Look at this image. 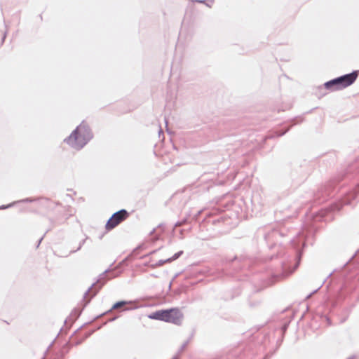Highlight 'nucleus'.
I'll return each mask as SVG.
<instances>
[{"instance_id": "obj_6", "label": "nucleus", "mask_w": 359, "mask_h": 359, "mask_svg": "<svg viewBox=\"0 0 359 359\" xmlns=\"http://www.w3.org/2000/svg\"><path fill=\"white\" fill-rule=\"evenodd\" d=\"M126 302H116L112 307L113 309H119V308H121L122 306H123L125 304H126Z\"/></svg>"}, {"instance_id": "obj_5", "label": "nucleus", "mask_w": 359, "mask_h": 359, "mask_svg": "<svg viewBox=\"0 0 359 359\" xmlns=\"http://www.w3.org/2000/svg\"><path fill=\"white\" fill-rule=\"evenodd\" d=\"M57 205L58 203L50 199L46 198L39 201L36 204V208L38 212L46 214L53 210Z\"/></svg>"}, {"instance_id": "obj_7", "label": "nucleus", "mask_w": 359, "mask_h": 359, "mask_svg": "<svg viewBox=\"0 0 359 359\" xmlns=\"http://www.w3.org/2000/svg\"><path fill=\"white\" fill-rule=\"evenodd\" d=\"M182 253V251H181V252H178V253L175 254V255L173 256V257H172L170 260H175V259H176L177 258H178V257H179V256H180Z\"/></svg>"}, {"instance_id": "obj_1", "label": "nucleus", "mask_w": 359, "mask_h": 359, "mask_svg": "<svg viewBox=\"0 0 359 359\" xmlns=\"http://www.w3.org/2000/svg\"><path fill=\"white\" fill-rule=\"evenodd\" d=\"M91 137L89 128L85 124H81L65 140V142L75 149H80L86 144Z\"/></svg>"}, {"instance_id": "obj_3", "label": "nucleus", "mask_w": 359, "mask_h": 359, "mask_svg": "<svg viewBox=\"0 0 359 359\" xmlns=\"http://www.w3.org/2000/svg\"><path fill=\"white\" fill-rule=\"evenodd\" d=\"M358 76V72L354 71L334 79L330 80L324 84L326 89L330 91L342 90L352 85Z\"/></svg>"}, {"instance_id": "obj_4", "label": "nucleus", "mask_w": 359, "mask_h": 359, "mask_svg": "<svg viewBox=\"0 0 359 359\" xmlns=\"http://www.w3.org/2000/svg\"><path fill=\"white\" fill-rule=\"evenodd\" d=\"M128 217L129 213L126 210H121L115 212L107 221L105 225L106 230L108 231L112 230Z\"/></svg>"}, {"instance_id": "obj_2", "label": "nucleus", "mask_w": 359, "mask_h": 359, "mask_svg": "<svg viewBox=\"0 0 359 359\" xmlns=\"http://www.w3.org/2000/svg\"><path fill=\"white\" fill-rule=\"evenodd\" d=\"M150 319L164 321L176 325H181L184 314L179 308L158 310L148 316Z\"/></svg>"}]
</instances>
